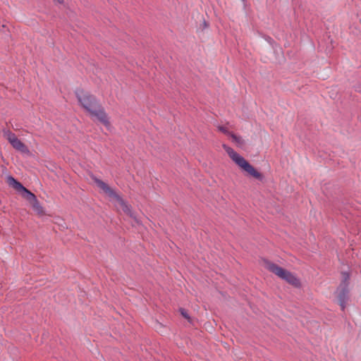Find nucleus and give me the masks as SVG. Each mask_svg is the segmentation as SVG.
I'll return each mask as SVG.
<instances>
[{
    "label": "nucleus",
    "mask_w": 361,
    "mask_h": 361,
    "mask_svg": "<svg viewBox=\"0 0 361 361\" xmlns=\"http://www.w3.org/2000/svg\"><path fill=\"white\" fill-rule=\"evenodd\" d=\"M223 148L228 154L229 157L243 171L257 179H262V174L258 172L250 163L242 156L235 152L231 147L223 145Z\"/></svg>",
    "instance_id": "2"
},
{
    "label": "nucleus",
    "mask_w": 361,
    "mask_h": 361,
    "mask_svg": "<svg viewBox=\"0 0 361 361\" xmlns=\"http://www.w3.org/2000/svg\"><path fill=\"white\" fill-rule=\"evenodd\" d=\"M90 114L92 116L96 117L98 121H99L107 128H110L111 123L109 122V117L102 106L98 105Z\"/></svg>",
    "instance_id": "6"
},
{
    "label": "nucleus",
    "mask_w": 361,
    "mask_h": 361,
    "mask_svg": "<svg viewBox=\"0 0 361 361\" xmlns=\"http://www.w3.org/2000/svg\"><path fill=\"white\" fill-rule=\"evenodd\" d=\"M180 314L187 319H189L190 317H189V315L187 313V312L184 310V309H180Z\"/></svg>",
    "instance_id": "13"
},
{
    "label": "nucleus",
    "mask_w": 361,
    "mask_h": 361,
    "mask_svg": "<svg viewBox=\"0 0 361 361\" xmlns=\"http://www.w3.org/2000/svg\"><path fill=\"white\" fill-rule=\"evenodd\" d=\"M231 137L233 140V142L236 143L238 146H242L244 145V140L242 139V137L237 136L233 133L231 134Z\"/></svg>",
    "instance_id": "11"
},
{
    "label": "nucleus",
    "mask_w": 361,
    "mask_h": 361,
    "mask_svg": "<svg viewBox=\"0 0 361 361\" xmlns=\"http://www.w3.org/2000/svg\"><path fill=\"white\" fill-rule=\"evenodd\" d=\"M263 265L267 269L294 287L298 288L300 286V280L291 272L268 260H263Z\"/></svg>",
    "instance_id": "3"
},
{
    "label": "nucleus",
    "mask_w": 361,
    "mask_h": 361,
    "mask_svg": "<svg viewBox=\"0 0 361 361\" xmlns=\"http://www.w3.org/2000/svg\"><path fill=\"white\" fill-rule=\"evenodd\" d=\"M3 134L4 137L16 150L23 154H30L28 147L10 130H4Z\"/></svg>",
    "instance_id": "5"
},
{
    "label": "nucleus",
    "mask_w": 361,
    "mask_h": 361,
    "mask_svg": "<svg viewBox=\"0 0 361 361\" xmlns=\"http://www.w3.org/2000/svg\"><path fill=\"white\" fill-rule=\"evenodd\" d=\"M32 204V207L33 208V209L38 214H43L44 213V210H43V208L40 205L39 201L35 199V200L32 201V202L31 203Z\"/></svg>",
    "instance_id": "10"
},
{
    "label": "nucleus",
    "mask_w": 361,
    "mask_h": 361,
    "mask_svg": "<svg viewBox=\"0 0 361 361\" xmlns=\"http://www.w3.org/2000/svg\"><path fill=\"white\" fill-rule=\"evenodd\" d=\"M343 275L345 281L348 279V274H347L346 273H343Z\"/></svg>",
    "instance_id": "14"
},
{
    "label": "nucleus",
    "mask_w": 361,
    "mask_h": 361,
    "mask_svg": "<svg viewBox=\"0 0 361 361\" xmlns=\"http://www.w3.org/2000/svg\"><path fill=\"white\" fill-rule=\"evenodd\" d=\"M8 183L10 186L18 192H23L24 190H25V188L20 182L11 176L8 178Z\"/></svg>",
    "instance_id": "8"
},
{
    "label": "nucleus",
    "mask_w": 361,
    "mask_h": 361,
    "mask_svg": "<svg viewBox=\"0 0 361 361\" xmlns=\"http://www.w3.org/2000/svg\"><path fill=\"white\" fill-rule=\"evenodd\" d=\"M22 192L23 197H25L26 200H29L30 203H32L33 200L37 199L36 196L26 188Z\"/></svg>",
    "instance_id": "9"
},
{
    "label": "nucleus",
    "mask_w": 361,
    "mask_h": 361,
    "mask_svg": "<svg viewBox=\"0 0 361 361\" xmlns=\"http://www.w3.org/2000/svg\"><path fill=\"white\" fill-rule=\"evenodd\" d=\"M337 298L339 305L341 306L342 310H343L345 307V303L346 302L348 293V289L347 288V284L345 283V282L341 284L340 287L337 290Z\"/></svg>",
    "instance_id": "7"
},
{
    "label": "nucleus",
    "mask_w": 361,
    "mask_h": 361,
    "mask_svg": "<svg viewBox=\"0 0 361 361\" xmlns=\"http://www.w3.org/2000/svg\"><path fill=\"white\" fill-rule=\"evenodd\" d=\"M93 180L98 188H99L104 193H106L112 201H114L116 206L123 210V212L129 215L130 217L135 218L134 214L131 210V207L127 202L108 184L102 180L93 178Z\"/></svg>",
    "instance_id": "1"
},
{
    "label": "nucleus",
    "mask_w": 361,
    "mask_h": 361,
    "mask_svg": "<svg viewBox=\"0 0 361 361\" xmlns=\"http://www.w3.org/2000/svg\"><path fill=\"white\" fill-rule=\"evenodd\" d=\"M76 97L81 106L89 113H90L98 105L96 98L83 90H78Z\"/></svg>",
    "instance_id": "4"
},
{
    "label": "nucleus",
    "mask_w": 361,
    "mask_h": 361,
    "mask_svg": "<svg viewBox=\"0 0 361 361\" xmlns=\"http://www.w3.org/2000/svg\"><path fill=\"white\" fill-rule=\"evenodd\" d=\"M218 128L221 132H222L223 133H224L227 135L231 136V134L233 133L228 131V129L224 126H219Z\"/></svg>",
    "instance_id": "12"
}]
</instances>
